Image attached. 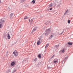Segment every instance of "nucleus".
Listing matches in <instances>:
<instances>
[{"instance_id":"nucleus-29","label":"nucleus","mask_w":73,"mask_h":73,"mask_svg":"<svg viewBox=\"0 0 73 73\" xmlns=\"http://www.w3.org/2000/svg\"><path fill=\"white\" fill-rule=\"evenodd\" d=\"M36 27H35V29H36Z\"/></svg>"},{"instance_id":"nucleus-30","label":"nucleus","mask_w":73,"mask_h":73,"mask_svg":"<svg viewBox=\"0 0 73 73\" xmlns=\"http://www.w3.org/2000/svg\"><path fill=\"white\" fill-rule=\"evenodd\" d=\"M1 2V1H0V2Z\"/></svg>"},{"instance_id":"nucleus-27","label":"nucleus","mask_w":73,"mask_h":73,"mask_svg":"<svg viewBox=\"0 0 73 73\" xmlns=\"http://www.w3.org/2000/svg\"><path fill=\"white\" fill-rule=\"evenodd\" d=\"M29 21H30V19H29Z\"/></svg>"},{"instance_id":"nucleus-3","label":"nucleus","mask_w":73,"mask_h":73,"mask_svg":"<svg viewBox=\"0 0 73 73\" xmlns=\"http://www.w3.org/2000/svg\"><path fill=\"white\" fill-rule=\"evenodd\" d=\"M42 41V40L41 39H40L37 42V44L38 45H40V41Z\"/></svg>"},{"instance_id":"nucleus-19","label":"nucleus","mask_w":73,"mask_h":73,"mask_svg":"<svg viewBox=\"0 0 73 73\" xmlns=\"http://www.w3.org/2000/svg\"><path fill=\"white\" fill-rule=\"evenodd\" d=\"M13 15H14V13H11V14H10V16H13Z\"/></svg>"},{"instance_id":"nucleus-24","label":"nucleus","mask_w":73,"mask_h":73,"mask_svg":"<svg viewBox=\"0 0 73 73\" xmlns=\"http://www.w3.org/2000/svg\"><path fill=\"white\" fill-rule=\"evenodd\" d=\"M11 16V17H10V19H12L13 17H12V16Z\"/></svg>"},{"instance_id":"nucleus-23","label":"nucleus","mask_w":73,"mask_h":73,"mask_svg":"<svg viewBox=\"0 0 73 73\" xmlns=\"http://www.w3.org/2000/svg\"><path fill=\"white\" fill-rule=\"evenodd\" d=\"M8 53H6V55L7 56H8Z\"/></svg>"},{"instance_id":"nucleus-21","label":"nucleus","mask_w":73,"mask_h":73,"mask_svg":"<svg viewBox=\"0 0 73 73\" xmlns=\"http://www.w3.org/2000/svg\"><path fill=\"white\" fill-rule=\"evenodd\" d=\"M33 21V19H32L31 20V23H32Z\"/></svg>"},{"instance_id":"nucleus-28","label":"nucleus","mask_w":73,"mask_h":73,"mask_svg":"<svg viewBox=\"0 0 73 73\" xmlns=\"http://www.w3.org/2000/svg\"><path fill=\"white\" fill-rule=\"evenodd\" d=\"M16 70L14 71V72H16Z\"/></svg>"},{"instance_id":"nucleus-8","label":"nucleus","mask_w":73,"mask_h":73,"mask_svg":"<svg viewBox=\"0 0 73 73\" xmlns=\"http://www.w3.org/2000/svg\"><path fill=\"white\" fill-rule=\"evenodd\" d=\"M54 36L53 35H52L50 36V39H52L54 38Z\"/></svg>"},{"instance_id":"nucleus-15","label":"nucleus","mask_w":73,"mask_h":73,"mask_svg":"<svg viewBox=\"0 0 73 73\" xmlns=\"http://www.w3.org/2000/svg\"><path fill=\"white\" fill-rule=\"evenodd\" d=\"M32 3H33V4H34V3H35V0H33V1H32Z\"/></svg>"},{"instance_id":"nucleus-6","label":"nucleus","mask_w":73,"mask_h":73,"mask_svg":"<svg viewBox=\"0 0 73 73\" xmlns=\"http://www.w3.org/2000/svg\"><path fill=\"white\" fill-rule=\"evenodd\" d=\"M69 13L68 10H67L66 12H65L64 15H66V13Z\"/></svg>"},{"instance_id":"nucleus-1","label":"nucleus","mask_w":73,"mask_h":73,"mask_svg":"<svg viewBox=\"0 0 73 73\" xmlns=\"http://www.w3.org/2000/svg\"><path fill=\"white\" fill-rule=\"evenodd\" d=\"M50 31L49 29H47L46 31L45 32V35L46 36L50 34Z\"/></svg>"},{"instance_id":"nucleus-2","label":"nucleus","mask_w":73,"mask_h":73,"mask_svg":"<svg viewBox=\"0 0 73 73\" xmlns=\"http://www.w3.org/2000/svg\"><path fill=\"white\" fill-rule=\"evenodd\" d=\"M13 54L15 56H18V52L17 51H14L13 52Z\"/></svg>"},{"instance_id":"nucleus-22","label":"nucleus","mask_w":73,"mask_h":73,"mask_svg":"<svg viewBox=\"0 0 73 73\" xmlns=\"http://www.w3.org/2000/svg\"><path fill=\"white\" fill-rule=\"evenodd\" d=\"M55 46L57 48L58 47V46H59V45H57H57Z\"/></svg>"},{"instance_id":"nucleus-13","label":"nucleus","mask_w":73,"mask_h":73,"mask_svg":"<svg viewBox=\"0 0 73 73\" xmlns=\"http://www.w3.org/2000/svg\"><path fill=\"white\" fill-rule=\"evenodd\" d=\"M62 53H64V52H65V50L63 49V50H62Z\"/></svg>"},{"instance_id":"nucleus-26","label":"nucleus","mask_w":73,"mask_h":73,"mask_svg":"<svg viewBox=\"0 0 73 73\" xmlns=\"http://www.w3.org/2000/svg\"><path fill=\"white\" fill-rule=\"evenodd\" d=\"M52 8H50V10L51 11V10H52Z\"/></svg>"},{"instance_id":"nucleus-17","label":"nucleus","mask_w":73,"mask_h":73,"mask_svg":"<svg viewBox=\"0 0 73 73\" xmlns=\"http://www.w3.org/2000/svg\"><path fill=\"white\" fill-rule=\"evenodd\" d=\"M37 58H35L34 59V61H35V62H36V61H37Z\"/></svg>"},{"instance_id":"nucleus-5","label":"nucleus","mask_w":73,"mask_h":73,"mask_svg":"<svg viewBox=\"0 0 73 73\" xmlns=\"http://www.w3.org/2000/svg\"><path fill=\"white\" fill-rule=\"evenodd\" d=\"M7 38H8L9 39H10V38H11V36H10V35H9V34L7 35Z\"/></svg>"},{"instance_id":"nucleus-18","label":"nucleus","mask_w":73,"mask_h":73,"mask_svg":"<svg viewBox=\"0 0 73 73\" xmlns=\"http://www.w3.org/2000/svg\"><path fill=\"white\" fill-rule=\"evenodd\" d=\"M50 7H52V3L51 4L49 5Z\"/></svg>"},{"instance_id":"nucleus-4","label":"nucleus","mask_w":73,"mask_h":73,"mask_svg":"<svg viewBox=\"0 0 73 73\" xmlns=\"http://www.w3.org/2000/svg\"><path fill=\"white\" fill-rule=\"evenodd\" d=\"M53 61H54V62L56 63L57 62H58V60L56 58V59H54V60Z\"/></svg>"},{"instance_id":"nucleus-25","label":"nucleus","mask_w":73,"mask_h":73,"mask_svg":"<svg viewBox=\"0 0 73 73\" xmlns=\"http://www.w3.org/2000/svg\"><path fill=\"white\" fill-rule=\"evenodd\" d=\"M54 55H53V56H52V58H53V57H54Z\"/></svg>"},{"instance_id":"nucleus-14","label":"nucleus","mask_w":73,"mask_h":73,"mask_svg":"<svg viewBox=\"0 0 73 73\" xmlns=\"http://www.w3.org/2000/svg\"><path fill=\"white\" fill-rule=\"evenodd\" d=\"M38 57H39V58H41V54H39V55H38Z\"/></svg>"},{"instance_id":"nucleus-12","label":"nucleus","mask_w":73,"mask_h":73,"mask_svg":"<svg viewBox=\"0 0 73 73\" xmlns=\"http://www.w3.org/2000/svg\"><path fill=\"white\" fill-rule=\"evenodd\" d=\"M68 44L69 45H72V43H71V42H69Z\"/></svg>"},{"instance_id":"nucleus-11","label":"nucleus","mask_w":73,"mask_h":73,"mask_svg":"<svg viewBox=\"0 0 73 73\" xmlns=\"http://www.w3.org/2000/svg\"><path fill=\"white\" fill-rule=\"evenodd\" d=\"M28 18L27 16H25L24 18V19H28Z\"/></svg>"},{"instance_id":"nucleus-9","label":"nucleus","mask_w":73,"mask_h":73,"mask_svg":"<svg viewBox=\"0 0 73 73\" xmlns=\"http://www.w3.org/2000/svg\"><path fill=\"white\" fill-rule=\"evenodd\" d=\"M15 64V63L14 62H13L11 63V65L12 66H13Z\"/></svg>"},{"instance_id":"nucleus-16","label":"nucleus","mask_w":73,"mask_h":73,"mask_svg":"<svg viewBox=\"0 0 73 73\" xmlns=\"http://www.w3.org/2000/svg\"><path fill=\"white\" fill-rule=\"evenodd\" d=\"M70 20H69L68 21V23L70 24Z\"/></svg>"},{"instance_id":"nucleus-20","label":"nucleus","mask_w":73,"mask_h":73,"mask_svg":"<svg viewBox=\"0 0 73 73\" xmlns=\"http://www.w3.org/2000/svg\"><path fill=\"white\" fill-rule=\"evenodd\" d=\"M2 27V24H0V29Z\"/></svg>"},{"instance_id":"nucleus-7","label":"nucleus","mask_w":73,"mask_h":73,"mask_svg":"<svg viewBox=\"0 0 73 73\" xmlns=\"http://www.w3.org/2000/svg\"><path fill=\"white\" fill-rule=\"evenodd\" d=\"M3 22H4V20L3 19L0 20V23H2Z\"/></svg>"},{"instance_id":"nucleus-10","label":"nucleus","mask_w":73,"mask_h":73,"mask_svg":"<svg viewBox=\"0 0 73 73\" xmlns=\"http://www.w3.org/2000/svg\"><path fill=\"white\" fill-rule=\"evenodd\" d=\"M49 46V44H46V46H45V48H46L47 47H48V46Z\"/></svg>"}]
</instances>
